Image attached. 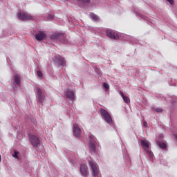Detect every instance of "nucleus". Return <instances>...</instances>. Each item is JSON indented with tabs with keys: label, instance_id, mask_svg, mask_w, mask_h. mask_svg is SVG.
Wrapping results in <instances>:
<instances>
[{
	"label": "nucleus",
	"instance_id": "nucleus-15",
	"mask_svg": "<svg viewBox=\"0 0 177 177\" xmlns=\"http://www.w3.org/2000/svg\"><path fill=\"white\" fill-rule=\"evenodd\" d=\"M158 145L159 146V147H160V149H163V150H166L167 149V144L164 142H158Z\"/></svg>",
	"mask_w": 177,
	"mask_h": 177
},
{
	"label": "nucleus",
	"instance_id": "nucleus-4",
	"mask_svg": "<svg viewBox=\"0 0 177 177\" xmlns=\"http://www.w3.org/2000/svg\"><path fill=\"white\" fill-rule=\"evenodd\" d=\"M29 142H30L33 147H38L40 143L39 138L35 135L30 134L29 135Z\"/></svg>",
	"mask_w": 177,
	"mask_h": 177
},
{
	"label": "nucleus",
	"instance_id": "nucleus-27",
	"mask_svg": "<svg viewBox=\"0 0 177 177\" xmlns=\"http://www.w3.org/2000/svg\"><path fill=\"white\" fill-rule=\"evenodd\" d=\"M143 125H144V127H145V128H147V122L145 121L143 122Z\"/></svg>",
	"mask_w": 177,
	"mask_h": 177
},
{
	"label": "nucleus",
	"instance_id": "nucleus-3",
	"mask_svg": "<svg viewBox=\"0 0 177 177\" xmlns=\"http://www.w3.org/2000/svg\"><path fill=\"white\" fill-rule=\"evenodd\" d=\"M141 146L142 149H144L145 151H146L147 156L151 158L153 157V152L150 150V145H149V141L145 140H141Z\"/></svg>",
	"mask_w": 177,
	"mask_h": 177
},
{
	"label": "nucleus",
	"instance_id": "nucleus-8",
	"mask_svg": "<svg viewBox=\"0 0 177 177\" xmlns=\"http://www.w3.org/2000/svg\"><path fill=\"white\" fill-rule=\"evenodd\" d=\"M66 99L73 102L75 99V95L74 94V91L71 90H68L65 93Z\"/></svg>",
	"mask_w": 177,
	"mask_h": 177
},
{
	"label": "nucleus",
	"instance_id": "nucleus-12",
	"mask_svg": "<svg viewBox=\"0 0 177 177\" xmlns=\"http://www.w3.org/2000/svg\"><path fill=\"white\" fill-rule=\"evenodd\" d=\"M20 80H21V76H20L19 74H17L14 76V81L15 85H17V86H20Z\"/></svg>",
	"mask_w": 177,
	"mask_h": 177
},
{
	"label": "nucleus",
	"instance_id": "nucleus-16",
	"mask_svg": "<svg viewBox=\"0 0 177 177\" xmlns=\"http://www.w3.org/2000/svg\"><path fill=\"white\" fill-rule=\"evenodd\" d=\"M90 16L93 20H95V21H100V18L97 15L91 13Z\"/></svg>",
	"mask_w": 177,
	"mask_h": 177
},
{
	"label": "nucleus",
	"instance_id": "nucleus-18",
	"mask_svg": "<svg viewBox=\"0 0 177 177\" xmlns=\"http://www.w3.org/2000/svg\"><path fill=\"white\" fill-rule=\"evenodd\" d=\"M36 91H37V96H41V95H43L42 89H41L40 88L37 87Z\"/></svg>",
	"mask_w": 177,
	"mask_h": 177
},
{
	"label": "nucleus",
	"instance_id": "nucleus-13",
	"mask_svg": "<svg viewBox=\"0 0 177 177\" xmlns=\"http://www.w3.org/2000/svg\"><path fill=\"white\" fill-rule=\"evenodd\" d=\"M120 95L122 97L124 103H127V104H129V103H131V100L129 98L128 96H124V93H122V91H120Z\"/></svg>",
	"mask_w": 177,
	"mask_h": 177
},
{
	"label": "nucleus",
	"instance_id": "nucleus-10",
	"mask_svg": "<svg viewBox=\"0 0 177 177\" xmlns=\"http://www.w3.org/2000/svg\"><path fill=\"white\" fill-rule=\"evenodd\" d=\"M46 37V35L42 31H40L35 35V38L37 41H42V39H45Z\"/></svg>",
	"mask_w": 177,
	"mask_h": 177
},
{
	"label": "nucleus",
	"instance_id": "nucleus-2",
	"mask_svg": "<svg viewBox=\"0 0 177 177\" xmlns=\"http://www.w3.org/2000/svg\"><path fill=\"white\" fill-rule=\"evenodd\" d=\"M100 114L104 118V121L109 124V125H111L113 124V118H111V115L110 113H108L107 111L104 109H100Z\"/></svg>",
	"mask_w": 177,
	"mask_h": 177
},
{
	"label": "nucleus",
	"instance_id": "nucleus-24",
	"mask_svg": "<svg viewBox=\"0 0 177 177\" xmlns=\"http://www.w3.org/2000/svg\"><path fill=\"white\" fill-rule=\"evenodd\" d=\"M37 74L38 77H42V72H41L40 71H37Z\"/></svg>",
	"mask_w": 177,
	"mask_h": 177
},
{
	"label": "nucleus",
	"instance_id": "nucleus-6",
	"mask_svg": "<svg viewBox=\"0 0 177 177\" xmlns=\"http://www.w3.org/2000/svg\"><path fill=\"white\" fill-rule=\"evenodd\" d=\"M80 172L82 176L87 177L88 175H89V169L88 168V166L85 164L80 165Z\"/></svg>",
	"mask_w": 177,
	"mask_h": 177
},
{
	"label": "nucleus",
	"instance_id": "nucleus-22",
	"mask_svg": "<svg viewBox=\"0 0 177 177\" xmlns=\"http://www.w3.org/2000/svg\"><path fill=\"white\" fill-rule=\"evenodd\" d=\"M91 0H77L78 2H82V3H89Z\"/></svg>",
	"mask_w": 177,
	"mask_h": 177
},
{
	"label": "nucleus",
	"instance_id": "nucleus-17",
	"mask_svg": "<svg viewBox=\"0 0 177 177\" xmlns=\"http://www.w3.org/2000/svg\"><path fill=\"white\" fill-rule=\"evenodd\" d=\"M37 97L40 103H43L45 100V96H44V94H41V95H37Z\"/></svg>",
	"mask_w": 177,
	"mask_h": 177
},
{
	"label": "nucleus",
	"instance_id": "nucleus-1",
	"mask_svg": "<svg viewBox=\"0 0 177 177\" xmlns=\"http://www.w3.org/2000/svg\"><path fill=\"white\" fill-rule=\"evenodd\" d=\"M88 165L92 171L93 176H97L99 175V173L100 172L97 163H96V162H95L94 160H88Z\"/></svg>",
	"mask_w": 177,
	"mask_h": 177
},
{
	"label": "nucleus",
	"instance_id": "nucleus-9",
	"mask_svg": "<svg viewBox=\"0 0 177 177\" xmlns=\"http://www.w3.org/2000/svg\"><path fill=\"white\" fill-rule=\"evenodd\" d=\"M73 135L76 138L81 136V129L78 127V124H73Z\"/></svg>",
	"mask_w": 177,
	"mask_h": 177
},
{
	"label": "nucleus",
	"instance_id": "nucleus-26",
	"mask_svg": "<svg viewBox=\"0 0 177 177\" xmlns=\"http://www.w3.org/2000/svg\"><path fill=\"white\" fill-rule=\"evenodd\" d=\"M48 19L49 20H52L53 19V15H48Z\"/></svg>",
	"mask_w": 177,
	"mask_h": 177
},
{
	"label": "nucleus",
	"instance_id": "nucleus-5",
	"mask_svg": "<svg viewBox=\"0 0 177 177\" xmlns=\"http://www.w3.org/2000/svg\"><path fill=\"white\" fill-rule=\"evenodd\" d=\"M106 34L109 38H111V39H118L120 38V35L111 29H107L106 30Z\"/></svg>",
	"mask_w": 177,
	"mask_h": 177
},
{
	"label": "nucleus",
	"instance_id": "nucleus-21",
	"mask_svg": "<svg viewBox=\"0 0 177 177\" xmlns=\"http://www.w3.org/2000/svg\"><path fill=\"white\" fill-rule=\"evenodd\" d=\"M12 157H15V158H19V151H15Z\"/></svg>",
	"mask_w": 177,
	"mask_h": 177
},
{
	"label": "nucleus",
	"instance_id": "nucleus-11",
	"mask_svg": "<svg viewBox=\"0 0 177 177\" xmlns=\"http://www.w3.org/2000/svg\"><path fill=\"white\" fill-rule=\"evenodd\" d=\"M56 62L58 66H63V67L66 66V61L64 60V58L62 57H59L58 58H57Z\"/></svg>",
	"mask_w": 177,
	"mask_h": 177
},
{
	"label": "nucleus",
	"instance_id": "nucleus-7",
	"mask_svg": "<svg viewBox=\"0 0 177 177\" xmlns=\"http://www.w3.org/2000/svg\"><path fill=\"white\" fill-rule=\"evenodd\" d=\"M19 20H32L31 15L26 14V12H19L17 14Z\"/></svg>",
	"mask_w": 177,
	"mask_h": 177
},
{
	"label": "nucleus",
	"instance_id": "nucleus-20",
	"mask_svg": "<svg viewBox=\"0 0 177 177\" xmlns=\"http://www.w3.org/2000/svg\"><path fill=\"white\" fill-rule=\"evenodd\" d=\"M152 110L156 113H162L163 110L161 108H153Z\"/></svg>",
	"mask_w": 177,
	"mask_h": 177
},
{
	"label": "nucleus",
	"instance_id": "nucleus-28",
	"mask_svg": "<svg viewBox=\"0 0 177 177\" xmlns=\"http://www.w3.org/2000/svg\"><path fill=\"white\" fill-rule=\"evenodd\" d=\"M1 155H0V162H1Z\"/></svg>",
	"mask_w": 177,
	"mask_h": 177
},
{
	"label": "nucleus",
	"instance_id": "nucleus-14",
	"mask_svg": "<svg viewBox=\"0 0 177 177\" xmlns=\"http://www.w3.org/2000/svg\"><path fill=\"white\" fill-rule=\"evenodd\" d=\"M62 37H64V35L62 33H55L50 36L52 39H60Z\"/></svg>",
	"mask_w": 177,
	"mask_h": 177
},
{
	"label": "nucleus",
	"instance_id": "nucleus-23",
	"mask_svg": "<svg viewBox=\"0 0 177 177\" xmlns=\"http://www.w3.org/2000/svg\"><path fill=\"white\" fill-rule=\"evenodd\" d=\"M103 86L105 88V89H110V86H109V84L104 82L103 83Z\"/></svg>",
	"mask_w": 177,
	"mask_h": 177
},
{
	"label": "nucleus",
	"instance_id": "nucleus-25",
	"mask_svg": "<svg viewBox=\"0 0 177 177\" xmlns=\"http://www.w3.org/2000/svg\"><path fill=\"white\" fill-rule=\"evenodd\" d=\"M167 2H169V3H171V5H174V0H167Z\"/></svg>",
	"mask_w": 177,
	"mask_h": 177
},
{
	"label": "nucleus",
	"instance_id": "nucleus-19",
	"mask_svg": "<svg viewBox=\"0 0 177 177\" xmlns=\"http://www.w3.org/2000/svg\"><path fill=\"white\" fill-rule=\"evenodd\" d=\"M90 148L91 149V151H93V153H95V151H96V147H95V144L91 143Z\"/></svg>",
	"mask_w": 177,
	"mask_h": 177
}]
</instances>
